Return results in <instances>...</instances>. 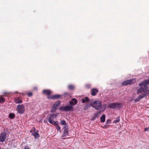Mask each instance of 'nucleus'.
Here are the masks:
<instances>
[{"instance_id": "nucleus-26", "label": "nucleus", "mask_w": 149, "mask_h": 149, "mask_svg": "<svg viewBox=\"0 0 149 149\" xmlns=\"http://www.w3.org/2000/svg\"><path fill=\"white\" fill-rule=\"evenodd\" d=\"M60 123L62 125H65L66 124V122L65 120H62L61 121Z\"/></svg>"}, {"instance_id": "nucleus-30", "label": "nucleus", "mask_w": 149, "mask_h": 149, "mask_svg": "<svg viewBox=\"0 0 149 149\" xmlns=\"http://www.w3.org/2000/svg\"><path fill=\"white\" fill-rule=\"evenodd\" d=\"M56 129L58 130H61V127L59 126H57L56 127Z\"/></svg>"}, {"instance_id": "nucleus-17", "label": "nucleus", "mask_w": 149, "mask_h": 149, "mask_svg": "<svg viewBox=\"0 0 149 149\" xmlns=\"http://www.w3.org/2000/svg\"><path fill=\"white\" fill-rule=\"evenodd\" d=\"M57 107L53 104L52 107V110L50 112L51 113H53L55 112L56 110Z\"/></svg>"}, {"instance_id": "nucleus-13", "label": "nucleus", "mask_w": 149, "mask_h": 149, "mask_svg": "<svg viewBox=\"0 0 149 149\" xmlns=\"http://www.w3.org/2000/svg\"><path fill=\"white\" fill-rule=\"evenodd\" d=\"M31 134L36 139L38 138L39 136V134L38 133V131L32 132L31 133Z\"/></svg>"}, {"instance_id": "nucleus-32", "label": "nucleus", "mask_w": 149, "mask_h": 149, "mask_svg": "<svg viewBox=\"0 0 149 149\" xmlns=\"http://www.w3.org/2000/svg\"><path fill=\"white\" fill-rule=\"evenodd\" d=\"M24 149H30V148L28 146H26L24 148Z\"/></svg>"}, {"instance_id": "nucleus-12", "label": "nucleus", "mask_w": 149, "mask_h": 149, "mask_svg": "<svg viewBox=\"0 0 149 149\" xmlns=\"http://www.w3.org/2000/svg\"><path fill=\"white\" fill-rule=\"evenodd\" d=\"M61 96L57 94L52 96L51 97L48 96V98L49 99H57L61 97Z\"/></svg>"}, {"instance_id": "nucleus-21", "label": "nucleus", "mask_w": 149, "mask_h": 149, "mask_svg": "<svg viewBox=\"0 0 149 149\" xmlns=\"http://www.w3.org/2000/svg\"><path fill=\"white\" fill-rule=\"evenodd\" d=\"M9 116L10 118H13L15 117V115L14 113H11L9 114Z\"/></svg>"}, {"instance_id": "nucleus-1", "label": "nucleus", "mask_w": 149, "mask_h": 149, "mask_svg": "<svg viewBox=\"0 0 149 149\" xmlns=\"http://www.w3.org/2000/svg\"><path fill=\"white\" fill-rule=\"evenodd\" d=\"M90 105L96 110L100 109V111H98L99 114L104 110L106 106V104L102 105V102L97 100L91 103Z\"/></svg>"}, {"instance_id": "nucleus-35", "label": "nucleus", "mask_w": 149, "mask_h": 149, "mask_svg": "<svg viewBox=\"0 0 149 149\" xmlns=\"http://www.w3.org/2000/svg\"><path fill=\"white\" fill-rule=\"evenodd\" d=\"M0 149H1V148H0Z\"/></svg>"}, {"instance_id": "nucleus-22", "label": "nucleus", "mask_w": 149, "mask_h": 149, "mask_svg": "<svg viewBox=\"0 0 149 149\" xmlns=\"http://www.w3.org/2000/svg\"><path fill=\"white\" fill-rule=\"evenodd\" d=\"M60 102L59 101H58L55 102L54 104V105L57 107L58 105H60Z\"/></svg>"}, {"instance_id": "nucleus-24", "label": "nucleus", "mask_w": 149, "mask_h": 149, "mask_svg": "<svg viewBox=\"0 0 149 149\" xmlns=\"http://www.w3.org/2000/svg\"><path fill=\"white\" fill-rule=\"evenodd\" d=\"M5 101V100L3 97L0 96V103L3 102Z\"/></svg>"}, {"instance_id": "nucleus-4", "label": "nucleus", "mask_w": 149, "mask_h": 149, "mask_svg": "<svg viewBox=\"0 0 149 149\" xmlns=\"http://www.w3.org/2000/svg\"><path fill=\"white\" fill-rule=\"evenodd\" d=\"M60 110L61 111L64 110L65 111H68L70 110H72L73 107L72 105L62 106L60 107Z\"/></svg>"}, {"instance_id": "nucleus-7", "label": "nucleus", "mask_w": 149, "mask_h": 149, "mask_svg": "<svg viewBox=\"0 0 149 149\" xmlns=\"http://www.w3.org/2000/svg\"><path fill=\"white\" fill-rule=\"evenodd\" d=\"M144 93L142 94L141 95H139V96L136 99L134 100L135 102H136L139 101L141 98L145 97L146 96L148 95L149 93H146V92H143Z\"/></svg>"}, {"instance_id": "nucleus-11", "label": "nucleus", "mask_w": 149, "mask_h": 149, "mask_svg": "<svg viewBox=\"0 0 149 149\" xmlns=\"http://www.w3.org/2000/svg\"><path fill=\"white\" fill-rule=\"evenodd\" d=\"M77 102V100L76 99L73 98L72 99V101L69 102V104L70 105L72 106L73 105H75L76 104Z\"/></svg>"}, {"instance_id": "nucleus-27", "label": "nucleus", "mask_w": 149, "mask_h": 149, "mask_svg": "<svg viewBox=\"0 0 149 149\" xmlns=\"http://www.w3.org/2000/svg\"><path fill=\"white\" fill-rule=\"evenodd\" d=\"M54 125H58V123H57V122L53 121V124Z\"/></svg>"}, {"instance_id": "nucleus-16", "label": "nucleus", "mask_w": 149, "mask_h": 149, "mask_svg": "<svg viewBox=\"0 0 149 149\" xmlns=\"http://www.w3.org/2000/svg\"><path fill=\"white\" fill-rule=\"evenodd\" d=\"M89 101V99L87 97H86L85 99H82V102L83 103H85V102H88Z\"/></svg>"}, {"instance_id": "nucleus-18", "label": "nucleus", "mask_w": 149, "mask_h": 149, "mask_svg": "<svg viewBox=\"0 0 149 149\" xmlns=\"http://www.w3.org/2000/svg\"><path fill=\"white\" fill-rule=\"evenodd\" d=\"M98 114H99V113H98V111L96 113H95L92 117V119L94 120H95L96 118H98L99 116L98 115Z\"/></svg>"}, {"instance_id": "nucleus-9", "label": "nucleus", "mask_w": 149, "mask_h": 149, "mask_svg": "<svg viewBox=\"0 0 149 149\" xmlns=\"http://www.w3.org/2000/svg\"><path fill=\"white\" fill-rule=\"evenodd\" d=\"M63 129L64 130V132L62 135V137L66 136L68 134V126H65L63 128Z\"/></svg>"}, {"instance_id": "nucleus-14", "label": "nucleus", "mask_w": 149, "mask_h": 149, "mask_svg": "<svg viewBox=\"0 0 149 149\" xmlns=\"http://www.w3.org/2000/svg\"><path fill=\"white\" fill-rule=\"evenodd\" d=\"M98 92V90L96 89H93L92 90L91 92V94L93 96L96 95L97 93Z\"/></svg>"}, {"instance_id": "nucleus-15", "label": "nucleus", "mask_w": 149, "mask_h": 149, "mask_svg": "<svg viewBox=\"0 0 149 149\" xmlns=\"http://www.w3.org/2000/svg\"><path fill=\"white\" fill-rule=\"evenodd\" d=\"M43 93L47 95H49L51 93V91L49 90H45L42 91Z\"/></svg>"}, {"instance_id": "nucleus-29", "label": "nucleus", "mask_w": 149, "mask_h": 149, "mask_svg": "<svg viewBox=\"0 0 149 149\" xmlns=\"http://www.w3.org/2000/svg\"><path fill=\"white\" fill-rule=\"evenodd\" d=\"M89 107V105H86V106L84 107V109L85 110H86Z\"/></svg>"}, {"instance_id": "nucleus-2", "label": "nucleus", "mask_w": 149, "mask_h": 149, "mask_svg": "<svg viewBox=\"0 0 149 149\" xmlns=\"http://www.w3.org/2000/svg\"><path fill=\"white\" fill-rule=\"evenodd\" d=\"M149 84V79L144 80L143 82L139 84L140 86H141L137 90V93L139 94L142 92H146V93H149V90L148 89L147 85Z\"/></svg>"}, {"instance_id": "nucleus-6", "label": "nucleus", "mask_w": 149, "mask_h": 149, "mask_svg": "<svg viewBox=\"0 0 149 149\" xmlns=\"http://www.w3.org/2000/svg\"><path fill=\"white\" fill-rule=\"evenodd\" d=\"M121 106V104L118 103H111L109 104L108 107L111 108L115 109L117 108H120Z\"/></svg>"}, {"instance_id": "nucleus-10", "label": "nucleus", "mask_w": 149, "mask_h": 149, "mask_svg": "<svg viewBox=\"0 0 149 149\" xmlns=\"http://www.w3.org/2000/svg\"><path fill=\"white\" fill-rule=\"evenodd\" d=\"M6 134L5 133L3 132L0 135V141L3 142L6 138Z\"/></svg>"}, {"instance_id": "nucleus-25", "label": "nucleus", "mask_w": 149, "mask_h": 149, "mask_svg": "<svg viewBox=\"0 0 149 149\" xmlns=\"http://www.w3.org/2000/svg\"><path fill=\"white\" fill-rule=\"evenodd\" d=\"M120 121L119 118L118 117L116 118V119L113 121L114 123H117L118 122Z\"/></svg>"}, {"instance_id": "nucleus-33", "label": "nucleus", "mask_w": 149, "mask_h": 149, "mask_svg": "<svg viewBox=\"0 0 149 149\" xmlns=\"http://www.w3.org/2000/svg\"><path fill=\"white\" fill-rule=\"evenodd\" d=\"M8 93L6 92H4V94H8Z\"/></svg>"}, {"instance_id": "nucleus-8", "label": "nucleus", "mask_w": 149, "mask_h": 149, "mask_svg": "<svg viewBox=\"0 0 149 149\" xmlns=\"http://www.w3.org/2000/svg\"><path fill=\"white\" fill-rule=\"evenodd\" d=\"M56 114H52L50 116L48 119V121L52 124H53V120L56 118Z\"/></svg>"}, {"instance_id": "nucleus-19", "label": "nucleus", "mask_w": 149, "mask_h": 149, "mask_svg": "<svg viewBox=\"0 0 149 149\" xmlns=\"http://www.w3.org/2000/svg\"><path fill=\"white\" fill-rule=\"evenodd\" d=\"M105 115H103L100 117V121L102 123H104L105 121Z\"/></svg>"}, {"instance_id": "nucleus-28", "label": "nucleus", "mask_w": 149, "mask_h": 149, "mask_svg": "<svg viewBox=\"0 0 149 149\" xmlns=\"http://www.w3.org/2000/svg\"><path fill=\"white\" fill-rule=\"evenodd\" d=\"M27 95L29 97H30L32 95V93L31 92H29L27 94Z\"/></svg>"}, {"instance_id": "nucleus-20", "label": "nucleus", "mask_w": 149, "mask_h": 149, "mask_svg": "<svg viewBox=\"0 0 149 149\" xmlns=\"http://www.w3.org/2000/svg\"><path fill=\"white\" fill-rule=\"evenodd\" d=\"M15 102L16 104H20L22 102V101L21 100L17 99L15 100Z\"/></svg>"}, {"instance_id": "nucleus-3", "label": "nucleus", "mask_w": 149, "mask_h": 149, "mask_svg": "<svg viewBox=\"0 0 149 149\" xmlns=\"http://www.w3.org/2000/svg\"><path fill=\"white\" fill-rule=\"evenodd\" d=\"M16 110L18 113L22 114L25 111V109L24 106L23 104H20L17 105Z\"/></svg>"}, {"instance_id": "nucleus-34", "label": "nucleus", "mask_w": 149, "mask_h": 149, "mask_svg": "<svg viewBox=\"0 0 149 149\" xmlns=\"http://www.w3.org/2000/svg\"><path fill=\"white\" fill-rule=\"evenodd\" d=\"M34 89L35 90H36L37 89V88L36 87H35L34 88Z\"/></svg>"}, {"instance_id": "nucleus-5", "label": "nucleus", "mask_w": 149, "mask_h": 149, "mask_svg": "<svg viewBox=\"0 0 149 149\" xmlns=\"http://www.w3.org/2000/svg\"><path fill=\"white\" fill-rule=\"evenodd\" d=\"M136 79H132L123 81L122 85L123 86H126L128 84H131L135 82Z\"/></svg>"}, {"instance_id": "nucleus-31", "label": "nucleus", "mask_w": 149, "mask_h": 149, "mask_svg": "<svg viewBox=\"0 0 149 149\" xmlns=\"http://www.w3.org/2000/svg\"><path fill=\"white\" fill-rule=\"evenodd\" d=\"M149 130V127L146 128L145 129L144 131H148Z\"/></svg>"}, {"instance_id": "nucleus-23", "label": "nucleus", "mask_w": 149, "mask_h": 149, "mask_svg": "<svg viewBox=\"0 0 149 149\" xmlns=\"http://www.w3.org/2000/svg\"><path fill=\"white\" fill-rule=\"evenodd\" d=\"M74 86L72 85H69L68 86V88L70 90H73L74 89Z\"/></svg>"}]
</instances>
